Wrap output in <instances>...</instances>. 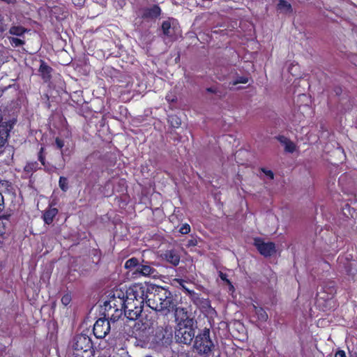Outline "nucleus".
<instances>
[{
    "label": "nucleus",
    "mask_w": 357,
    "mask_h": 357,
    "mask_svg": "<svg viewBox=\"0 0 357 357\" xmlns=\"http://www.w3.org/2000/svg\"><path fill=\"white\" fill-rule=\"evenodd\" d=\"M90 158V155L86 157L85 160L87 161Z\"/></svg>",
    "instance_id": "nucleus-49"
},
{
    "label": "nucleus",
    "mask_w": 357,
    "mask_h": 357,
    "mask_svg": "<svg viewBox=\"0 0 357 357\" xmlns=\"http://www.w3.org/2000/svg\"><path fill=\"white\" fill-rule=\"evenodd\" d=\"M55 145L58 149L61 151V155H63V148L64 146V141L60 137H57L55 138Z\"/></svg>",
    "instance_id": "nucleus-33"
},
{
    "label": "nucleus",
    "mask_w": 357,
    "mask_h": 357,
    "mask_svg": "<svg viewBox=\"0 0 357 357\" xmlns=\"http://www.w3.org/2000/svg\"><path fill=\"white\" fill-rule=\"evenodd\" d=\"M167 295H170V291L167 289L163 287V296L162 297L160 296V302L159 305H160L162 303H164L165 300L167 299Z\"/></svg>",
    "instance_id": "nucleus-39"
},
{
    "label": "nucleus",
    "mask_w": 357,
    "mask_h": 357,
    "mask_svg": "<svg viewBox=\"0 0 357 357\" xmlns=\"http://www.w3.org/2000/svg\"><path fill=\"white\" fill-rule=\"evenodd\" d=\"M126 298L127 300L122 309L123 314L130 320H137L143 310V300L133 296Z\"/></svg>",
    "instance_id": "nucleus-4"
},
{
    "label": "nucleus",
    "mask_w": 357,
    "mask_h": 357,
    "mask_svg": "<svg viewBox=\"0 0 357 357\" xmlns=\"http://www.w3.org/2000/svg\"><path fill=\"white\" fill-rule=\"evenodd\" d=\"M219 277L220 278L225 282L227 284H229L231 288H234V286L232 285L231 281L227 278V275L225 273H222V271L219 272Z\"/></svg>",
    "instance_id": "nucleus-37"
},
{
    "label": "nucleus",
    "mask_w": 357,
    "mask_h": 357,
    "mask_svg": "<svg viewBox=\"0 0 357 357\" xmlns=\"http://www.w3.org/2000/svg\"><path fill=\"white\" fill-rule=\"evenodd\" d=\"M89 168H90V167H86V164H85L84 166H82V167H80L79 172H81V173H84L85 170H86V169H89Z\"/></svg>",
    "instance_id": "nucleus-46"
},
{
    "label": "nucleus",
    "mask_w": 357,
    "mask_h": 357,
    "mask_svg": "<svg viewBox=\"0 0 357 357\" xmlns=\"http://www.w3.org/2000/svg\"><path fill=\"white\" fill-rule=\"evenodd\" d=\"M206 90H207V91L211 92V93H214L215 92V90L213 88H211V87L207 88Z\"/></svg>",
    "instance_id": "nucleus-47"
},
{
    "label": "nucleus",
    "mask_w": 357,
    "mask_h": 357,
    "mask_svg": "<svg viewBox=\"0 0 357 357\" xmlns=\"http://www.w3.org/2000/svg\"><path fill=\"white\" fill-rule=\"evenodd\" d=\"M26 31L27 30L22 26H13L10 29L9 33L14 36H21L26 32Z\"/></svg>",
    "instance_id": "nucleus-28"
},
{
    "label": "nucleus",
    "mask_w": 357,
    "mask_h": 357,
    "mask_svg": "<svg viewBox=\"0 0 357 357\" xmlns=\"http://www.w3.org/2000/svg\"><path fill=\"white\" fill-rule=\"evenodd\" d=\"M41 167L37 161L28 162L24 167V172L26 174H33L40 169Z\"/></svg>",
    "instance_id": "nucleus-22"
},
{
    "label": "nucleus",
    "mask_w": 357,
    "mask_h": 357,
    "mask_svg": "<svg viewBox=\"0 0 357 357\" xmlns=\"http://www.w3.org/2000/svg\"><path fill=\"white\" fill-rule=\"evenodd\" d=\"M165 100L169 103H174L177 101V97L175 94L170 93L167 94V96H165Z\"/></svg>",
    "instance_id": "nucleus-38"
},
{
    "label": "nucleus",
    "mask_w": 357,
    "mask_h": 357,
    "mask_svg": "<svg viewBox=\"0 0 357 357\" xmlns=\"http://www.w3.org/2000/svg\"><path fill=\"white\" fill-rule=\"evenodd\" d=\"M168 123L173 128H178L181 125V119L176 114H171L167 118Z\"/></svg>",
    "instance_id": "nucleus-26"
},
{
    "label": "nucleus",
    "mask_w": 357,
    "mask_h": 357,
    "mask_svg": "<svg viewBox=\"0 0 357 357\" xmlns=\"http://www.w3.org/2000/svg\"><path fill=\"white\" fill-rule=\"evenodd\" d=\"M143 264H139V266L136 268L135 273L143 276L155 277L158 274L157 271L152 267L148 261L142 260Z\"/></svg>",
    "instance_id": "nucleus-14"
},
{
    "label": "nucleus",
    "mask_w": 357,
    "mask_h": 357,
    "mask_svg": "<svg viewBox=\"0 0 357 357\" xmlns=\"http://www.w3.org/2000/svg\"><path fill=\"white\" fill-rule=\"evenodd\" d=\"M73 349L78 351L94 349L91 338L86 335H78L75 337Z\"/></svg>",
    "instance_id": "nucleus-10"
},
{
    "label": "nucleus",
    "mask_w": 357,
    "mask_h": 357,
    "mask_svg": "<svg viewBox=\"0 0 357 357\" xmlns=\"http://www.w3.org/2000/svg\"><path fill=\"white\" fill-rule=\"evenodd\" d=\"M176 299L170 291V295H167V299L165 300L160 305H159L158 312H164L165 314L173 312L178 307Z\"/></svg>",
    "instance_id": "nucleus-11"
},
{
    "label": "nucleus",
    "mask_w": 357,
    "mask_h": 357,
    "mask_svg": "<svg viewBox=\"0 0 357 357\" xmlns=\"http://www.w3.org/2000/svg\"><path fill=\"white\" fill-rule=\"evenodd\" d=\"M45 151V146H42L40 148L39 151L38 153V159L40 161L41 165H43L44 167V170L45 172H50L49 167L47 166V165H49V164H48V162H46Z\"/></svg>",
    "instance_id": "nucleus-21"
},
{
    "label": "nucleus",
    "mask_w": 357,
    "mask_h": 357,
    "mask_svg": "<svg viewBox=\"0 0 357 357\" xmlns=\"http://www.w3.org/2000/svg\"><path fill=\"white\" fill-rule=\"evenodd\" d=\"M139 266V262L137 258L132 257L128 259L124 264V268L126 269H132L134 268H138Z\"/></svg>",
    "instance_id": "nucleus-27"
},
{
    "label": "nucleus",
    "mask_w": 357,
    "mask_h": 357,
    "mask_svg": "<svg viewBox=\"0 0 357 357\" xmlns=\"http://www.w3.org/2000/svg\"><path fill=\"white\" fill-rule=\"evenodd\" d=\"M72 301V296H71V294L70 293H66L65 294L62 298H61V303L64 305V306H68L70 302Z\"/></svg>",
    "instance_id": "nucleus-32"
},
{
    "label": "nucleus",
    "mask_w": 357,
    "mask_h": 357,
    "mask_svg": "<svg viewBox=\"0 0 357 357\" xmlns=\"http://www.w3.org/2000/svg\"><path fill=\"white\" fill-rule=\"evenodd\" d=\"M59 186L63 192L68 190V181L65 176H60L59 180Z\"/></svg>",
    "instance_id": "nucleus-29"
},
{
    "label": "nucleus",
    "mask_w": 357,
    "mask_h": 357,
    "mask_svg": "<svg viewBox=\"0 0 357 357\" xmlns=\"http://www.w3.org/2000/svg\"><path fill=\"white\" fill-rule=\"evenodd\" d=\"M43 97H44V98L47 100V101H46V105H47V107L48 108H50L51 105H50V100H50V97H49L48 94H47V93L44 94V95H43Z\"/></svg>",
    "instance_id": "nucleus-45"
},
{
    "label": "nucleus",
    "mask_w": 357,
    "mask_h": 357,
    "mask_svg": "<svg viewBox=\"0 0 357 357\" xmlns=\"http://www.w3.org/2000/svg\"><path fill=\"white\" fill-rule=\"evenodd\" d=\"M162 257L174 266L178 265L180 262V255L175 250H166L163 253Z\"/></svg>",
    "instance_id": "nucleus-17"
},
{
    "label": "nucleus",
    "mask_w": 357,
    "mask_h": 357,
    "mask_svg": "<svg viewBox=\"0 0 357 357\" xmlns=\"http://www.w3.org/2000/svg\"><path fill=\"white\" fill-rule=\"evenodd\" d=\"M94 349L86 351L73 350V357H94Z\"/></svg>",
    "instance_id": "nucleus-25"
},
{
    "label": "nucleus",
    "mask_w": 357,
    "mask_h": 357,
    "mask_svg": "<svg viewBox=\"0 0 357 357\" xmlns=\"http://www.w3.org/2000/svg\"><path fill=\"white\" fill-rule=\"evenodd\" d=\"M248 82V77L245 76L237 77L235 80L232 82V85L235 86L238 84H246Z\"/></svg>",
    "instance_id": "nucleus-34"
},
{
    "label": "nucleus",
    "mask_w": 357,
    "mask_h": 357,
    "mask_svg": "<svg viewBox=\"0 0 357 357\" xmlns=\"http://www.w3.org/2000/svg\"><path fill=\"white\" fill-rule=\"evenodd\" d=\"M335 92H336V93H337V94H339V93H340V92H341V89H337V90L335 91Z\"/></svg>",
    "instance_id": "nucleus-48"
},
{
    "label": "nucleus",
    "mask_w": 357,
    "mask_h": 357,
    "mask_svg": "<svg viewBox=\"0 0 357 357\" xmlns=\"http://www.w3.org/2000/svg\"><path fill=\"white\" fill-rule=\"evenodd\" d=\"M8 133L6 130H0V147H2L5 145L7 140Z\"/></svg>",
    "instance_id": "nucleus-35"
},
{
    "label": "nucleus",
    "mask_w": 357,
    "mask_h": 357,
    "mask_svg": "<svg viewBox=\"0 0 357 357\" xmlns=\"http://www.w3.org/2000/svg\"><path fill=\"white\" fill-rule=\"evenodd\" d=\"M277 139L282 144L284 145V150L288 153H293L296 150L295 144L291 142L287 137L283 135H279L277 137Z\"/></svg>",
    "instance_id": "nucleus-19"
},
{
    "label": "nucleus",
    "mask_w": 357,
    "mask_h": 357,
    "mask_svg": "<svg viewBox=\"0 0 357 357\" xmlns=\"http://www.w3.org/2000/svg\"><path fill=\"white\" fill-rule=\"evenodd\" d=\"M174 312L177 326H196L197 321L187 307H178Z\"/></svg>",
    "instance_id": "nucleus-6"
},
{
    "label": "nucleus",
    "mask_w": 357,
    "mask_h": 357,
    "mask_svg": "<svg viewBox=\"0 0 357 357\" xmlns=\"http://www.w3.org/2000/svg\"><path fill=\"white\" fill-rule=\"evenodd\" d=\"M131 286L126 289L114 288L107 296L108 299L105 301L104 315L109 318L110 321L115 322L123 315L122 309L128 296H132L130 294Z\"/></svg>",
    "instance_id": "nucleus-1"
},
{
    "label": "nucleus",
    "mask_w": 357,
    "mask_h": 357,
    "mask_svg": "<svg viewBox=\"0 0 357 357\" xmlns=\"http://www.w3.org/2000/svg\"><path fill=\"white\" fill-rule=\"evenodd\" d=\"M4 207V197L3 195L0 192V213L3 210Z\"/></svg>",
    "instance_id": "nucleus-41"
},
{
    "label": "nucleus",
    "mask_w": 357,
    "mask_h": 357,
    "mask_svg": "<svg viewBox=\"0 0 357 357\" xmlns=\"http://www.w3.org/2000/svg\"><path fill=\"white\" fill-rule=\"evenodd\" d=\"M142 14L141 17L144 20L156 19L159 17L162 13L160 7L154 4L151 7H146L142 8Z\"/></svg>",
    "instance_id": "nucleus-12"
},
{
    "label": "nucleus",
    "mask_w": 357,
    "mask_h": 357,
    "mask_svg": "<svg viewBox=\"0 0 357 357\" xmlns=\"http://www.w3.org/2000/svg\"><path fill=\"white\" fill-rule=\"evenodd\" d=\"M109 318L104 315V318L98 319L93 325V333L96 338L105 337L110 331Z\"/></svg>",
    "instance_id": "nucleus-8"
},
{
    "label": "nucleus",
    "mask_w": 357,
    "mask_h": 357,
    "mask_svg": "<svg viewBox=\"0 0 357 357\" xmlns=\"http://www.w3.org/2000/svg\"><path fill=\"white\" fill-rule=\"evenodd\" d=\"M151 290L155 291L153 298H151L152 301H149V307L152 310L157 311L159 307V302H160V296L162 297L163 296V287L160 286H158L155 287H151Z\"/></svg>",
    "instance_id": "nucleus-16"
},
{
    "label": "nucleus",
    "mask_w": 357,
    "mask_h": 357,
    "mask_svg": "<svg viewBox=\"0 0 357 357\" xmlns=\"http://www.w3.org/2000/svg\"><path fill=\"white\" fill-rule=\"evenodd\" d=\"M179 232L182 234H187L190 232V226L188 223L183 224L179 229Z\"/></svg>",
    "instance_id": "nucleus-36"
},
{
    "label": "nucleus",
    "mask_w": 357,
    "mask_h": 357,
    "mask_svg": "<svg viewBox=\"0 0 357 357\" xmlns=\"http://www.w3.org/2000/svg\"><path fill=\"white\" fill-rule=\"evenodd\" d=\"M58 213L59 210L56 208L52 207L51 206L46 208L43 214V219L45 224L48 225H51Z\"/></svg>",
    "instance_id": "nucleus-18"
},
{
    "label": "nucleus",
    "mask_w": 357,
    "mask_h": 357,
    "mask_svg": "<svg viewBox=\"0 0 357 357\" xmlns=\"http://www.w3.org/2000/svg\"><path fill=\"white\" fill-rule=\"evenodd\" d=\"M196 326H177L175 331V338L179 343L190 344L195 337Z\"/></svg>",
    "instance_id": "nucleus-7"
},
{
    "label": "nucleus",
    "mask_w": 357,
    "mask_h": 357,
    "mask_svg": "<svg viewBox=\"0 0 357 357\" xmlns=\"http://www.w3.org/2000/svg\"><path fill=\"white\" fill-rule=\"evenodd\" d=\"M197 244V241L195 239H190L188 241L187 246L191 247V246H196Z\"/></svg>",
    "instance_id": "nucleus-43"
},
{
    "label": "nucleus",
    "mask_w": 357,
    "mask_h": 357,
    "mask_svg": "<svg viewBox=\"0 0 357 357\" xmlns=\"http://www.w3.org/2000/svg\"><path fill=\"white\" fill-rule=\"evenodd\" d=\"M86 0H73V3L77 6H82Z\"/></svg>",
    "instance_id": "nucleus-44"
},
{
    "label": "nucleus",
    "mask_w": 357,
    "mask_h": 357,
    "mask_svg": "<svg viewBox=\"0 0 357 357\" xmlns=\"http://www.w3.org/2000/svg\"><path fill=\"white\" fill-rule=\"evenodd\" d=\"M254 245L259 252L265 257H271L275 253V245L273 242H264L261 238L254 239Z\"/></svg>",
    "instance_id": "nucleus-9"
},
{
    "label": "nucleus",
    "mask_w": 357,
    "mask_h": 357,
    "mask_svg": "<svg viewBox=\"0 0 357 357\" xmlns=\"http://www.w3.org/2000/svg\"><path fill=\"white\" fill-rule=\"evenodd\" d=\"M277 10L285 14L293 13V8L287 1L279 0L277 4Z\"/></svg>",
    "instance_id": "nucleus-20"
},
{
    "label": "nucleus",
    "mask_w": 357,
    "mask_h": 357,
    "mask_svg": "<svg viewBox=\"0 0 357 357\" xmlns=\"http://www.w3.org/2000/svg\"><path fill=\"white\" fill-rule=\"evenodd\" d=\"M176 280H177V282L178 283V284L180 285L181 288L183 289V291L184 292H185L188 295L192 296V295L195 294V292L194 290H190L188 287H185V280H183L182 279H178Z\"/></svg>",
    "instance_id": "nucleus-30"
},
{
    "label": "nucleus",
    "mask_w": 357,
    "mask_h": 357,
    "mask_svg": "<svg viewBox=\"0 0 357 357\" xmlns=\"http://www.w3.org/2000/svg\"><path fill=\"white\" fill-rule=\"evenodd\" d=\"M261 172H264L266 176H268L271 179H273L274 174L271 170L266 169V168H261Z\"/></svg>",
    "instance_id": "nucleus-40"
},
{
    "label": "nucleus",
    "mask_w": 357,
    "mask_h": 357,
    "mask_svg": "<svg viewBox=\"0 0 357 357\" xmlns=\"http://www.w3.org/2000/svg\"><path fill=\"white\" fill-rule=\"evenodd\" d=\"M9 41L10 45L15 47H20L23 45L25 43L24 40L15 37H10Z\"/></svg>",
    "instance_id": "nucleus-31"
},
{
    "label": "nucleus",
    "mask_w": 357,
    "mask_h": 357,
    "mask_svg": "<svg viewBox=\"0 0 357 357\" xmlns=\"http://www.w3.org/2000/svg\"><path fill=\"white\" fill-rule=\"evenodd\" d=\"M195 338L194 347L198 353L207 354L211 351L214 345L210 338V331L208 328H204Z\"/></svg>",
    "instance_id": "nucleus-5"
},
{
    "label": "nucleus",
    "mask_w": 357,
    "mask_h": 357,
    "mask_svg": "<svg viewBox=\"0 0 357 357\" xmlns=\"http://www.w3.org/2000/svg\"><path fill=\"white\" fill-rule=\"evenodd\" d=\"M161 29L162 31V33L168 37L171 38L174 35V30L172 28L171 23L169 20L163 21L162 23Z\"/></svg>",
    "instance_id": "nucleus-23"
},
{
    "label": "nucleus",
    "mask_w": 357,
    "mask_h": 357,
    "mask_svg": "<svg viewBox=\"0 0 357 357\" xmlns=\"http://www.w3.org/2000/svg\"><path fill=\"white\" fill-rule=\"evenodd\" d=\"M253 308L255 310V312L257 316V319L259 321L264 322L266 321L268 317L266 312L261 307H257L255 305H253Z\"/></svg>",
    "instance_id": "nucleus-24"
},
{
    "label": "nucleus",
    "mask_w": 357,
    "mask_h": 357,
    "mask_svg": "<svg viewBox=\"0 0 357 357\" xmlns=\"http://www.w3.org/2000/svg\"><path fill=\"white\" fill-rule=\"evenodd\" d=\"M158 285L153 284L151 283H135L131 285V290L130 294L133 296L134 298H141L143 300V304L146 303L149 307V301H152L151 298H153L155 289L151 290V287H155Z\"/></svg>",
    "instance_id": "nucleus-3"
},
{
    "label": "nucleus",
    "mask_w": 357,
    "mask_h": 357,
    "mask_svg": "<svg viewBox=\"0 0 357 357\" xmlns=\"http://www.w3.org/2000/svg\"><path fill=\"white\" fill-rule=\"evenodd\" d=\"M153 324L151 320L146 318L138 320L134 325V337L142 347H146L151 342H154Z\"/></svg>",
    "instance_id": "nucleus-2"
},
{
    "label": "nucleus",
    "mask_w": 357,
    "mask_h": 357,
    "mask_svg": "<svg viewBox=\"0 0 357 357\" xmlns=\"http://www.w3.org/2000/svg\"><path fill=\"white\" fill-rule=\"evenodd\" d=\"M52 71L53 69L52 67L48 66L43 60H40L38 72L44 82L47 83L50 82Z\"/></svg>",
    "instance_id": "nucleus-15"
},
{
    "label": "nucleus",
    "mask_w": 357,
    "mask_h": 357,
    "mask_svg": "<svg viewBox=\"0 0 357 357\" xmlns=\"http://www.w3.org/2000/svg\"><path fill=\"white\" fill-rule=\"evenodd\" d=\"M322 292L319 294H324L321 298L324 300L332 299L337 293V288L334 281L327 282L322 287Z\"/></svg>",
    "instance_id": "nucleus-13"
},
{
    "label": "nucleus",
    "mask_w": 357,
    "mask_h": 357,
    "mask_svg": "<svg viewBox=\"0 0 357 357\" xmlns=\"http://www.w3.org/2000/svg\"><path fill=\"white\" fill-rule=\"evenodd\" d=\"M2 96V92L0 91V97Z\"/></svg>",
    "instance_id": "nucleus-50"
},
{
    "label": "nucleus",
    "mask_w": 357,
    "mask_h": 357,
    "mask_svg": "<svg viewBox=\"0 0 357 357\" xmlns=\"http://www.w3.org/2000/svg\"><path fill=\"white\" fill-rule=\"evenodd\" d=\"M335 357H347V356L344 351L339 349L336 351Z\"/></svg>",
    "instance_id": "nucleus-42"
}]
</instances>
